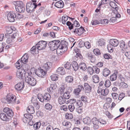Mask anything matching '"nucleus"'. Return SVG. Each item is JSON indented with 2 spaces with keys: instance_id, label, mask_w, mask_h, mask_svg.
<instances>
[{
  "instance_id": "f257e3e1",
  "label": "nucleus",
  "mask_w": 130,
  "mask_h": 130,
  "mask_svg": "<svg viewBox=\"0 0 130 130\" xmlns=\"http://www.w3.org/2000/svg\"><path fill=\"white\" fill-rule=\"evenodd\" d=\"M48 46L50 50L52 51L56 50L57 53L66 51L68 49L67 45L65 43H61L59 40H54L50 42Z\"/></svg>"
},
{
  "instance_id": "f03ea898",
  "label": "nucleus",
  "mask_w": 130,
  "mask_h": 130,
  "mask_svg": "<svg viewBox=\"0 0 130 130\" xmlns=\"http://www.w3.org/2000/svg\"><path fill=\"white\" fill-rule=\"evenodd\" d=\"M16 96L11 93L8 94L6 97L2 99V101L4 103L13 104L16 103Z\"/></svg>"
},
{
  "instance_id": "7ed1b4c3",
  "label": "nucleus",
  "mask_w": 130,
  "mask_h": 130,
  "mask_svg": "<svg viewBox=\"0 0 130 130\" xmlns=\"http://www.w3.org/2000/svg\"><path fill=\"white\" fill-rule=\"evenodd\" d=\"M38 99L39 101L42 102H43L44 101H47L50 100L51 99V96L50 94L48 93H46L43 96L41 94H38L37 95Z\"/></svg>"
},
{
  "instance_id": "20e7f679",
  "label": "nucleus",
  "mask_w": 130,
  "mask_h": 130,
  "mask_svg": "<svg viewBox=\"0 0 130 130\" xmlns=\"http://www.w3.org/2000/svg\"><path fill=\"white\" fill-rule=\"evenodd\" d=\"M25 80L26 83L31 86H34L36 84V79L30 75H28L26 76Z\"/></svg>"
},
{
  "instance_id": "39448f33",
  "label": "nucleus",
  "mask_w": 130,
  "mask_h": 130,
  "mask_svg": "<svg viewBox=\"0 0 130 130\" xmlns=\"http://www.w3.org/2000/svg\"><path fill=\"white\" fill-rule=\"evenodd\" d=\"M37 7V5L35 3L30 2L26 4V11L27 12L31 13L34 11Z\"/></svg>"
},
{
  "instance_id": "423d86ee",
  "label": "nucleus",
  "mask_w": 130,
  "mask_h": 130,
  "mask_svg": "<svg viewBox=\"0 0 130 130\" xmlns=\"http://www.w3.org/2000/svg\"><path fill=\"white\" fill-rule=\"evenodd\" d=\"M88 72L91 75H92L94 72L97 74H98L100 71V69L96 66H93L92 67H89L87 68Z\"/></svg>"
},
{
  "instance_id": "0eeeda50",
  "label": "nucleus",
  "mask_w": 130,
  "mask_h": 130,
  "mask_svg": "<svg viewBox=\"0 0 130 130\" xmlns=\"http://www.w3.org/2000/svg\"><path fill=\"white\" fill-rule=\"evenodd\" d=\"M47 42L44 41H41L36 44V48L39 50L44 49L47 45Z\"/></svg>"
},
{
  "instance_id": "6e6552de",
  "label": "nucleus",
  "mask_w": 130,
  "mask_h": 130,
  "mask_svg": "<svg viewBox=\"0 0 130 130\" xmlns=\"http://www.w3.org/2000/svg\"><path fill=\"white\" fill-rule=\"evenodd\" d=\"M35 73L39 77H44L46 75V72L43 69H38L36 72Z\"/></svg>"
},
{
  "instance_id": "1a4fd4ad",
  "label": "nucleus",
  "mask_w": 130,
  "mask_h": 130,
  "mask_svg": "<svg viewBox=\"0 0 130 130\" xmlns=\"http://www.w3.org/2000/svg\"><path fill=\"white\" fill-rule=\"evenodd\" d=\"M15 13L14 12L8 13L7 15L8 20L10 22H13L15 21V18H16Z\"/></svg>"
},
{
  "instance_id": "9d476101",
  "label": "nucleus",
  "mask_w": 130,
  "mask_h": 130,
  "mask_svg": "<svg viewBox=\"0 0 130 130\" xmlns=\"http://www.w3.org/2000/svg\"><path fill=\"white\" fill-rule=\"evenodd\" d=\"M24 86V82L22 81L16 84L15 86V88L17 90L20 91L23 90Z\"/></svg>"
},
{
  "instance_id": "9b49d317",
  "label": "nucleus",
  "mask_w": 130,
  "mask_h": 130,
  "mask_svg": "<svg viewBox=\"0 0 130 130\" xmlns=\"http://www.w3.org/2000/svg\"><path fill=\"white\" fill-rule=\"evenodd\" d=\"M4 112L6 113L9 118H11L13 115L12 110L8 107H5L3 109Z\"/></svg>"
},
{
  "instance_id": "f8f14e48",
  "label": "nucleus",
  "mask_w": 130,
  "mask_h": 130,
  "mask_svg": "<svg viewBox=\"0 0 130 130\" xmlns=\"http://www.w3.org/2000/svg\"><path fill=\"white\" fill-rule=\"evenodd\" d=\"M84 90V87L82 85H79L77 88L74 89L73 92L75 95H77L80 93L81 91Z\"/></svg>"
},
{
  "instance_id": "ddd939ff",
  "label": "nucleus",
  "mask_w": 130,
  "mask_h": 130,
  "mask_svg": "<svg viewBox=\"0 0 130 130\" xmlns=\"http://www.w3.org/2000/svg\"><path fill=\"white\" fill-rule=\"evenodd\" d=\"M85 31L84 28L81 26L79 28H75L73 31L74 33L77 34L78 35H81Z\"/></svg>"
},
{
  "instance_id": "4468645a",
  "label": "nucleus",
  "mask_w": 130,
  "mask_h": 130,
  "mask_svg": "<svg viewBox=\"0 0 130 130\" xmlns=\"http://www.w3.org/2000/svg\"><path fill=\"white\" fill-rule=\"evenodd\" d=\"M52 65V64L51 62H47L46 63L44 64L42 67L43 69L46 72L47 71L49 70L50 69Z\"/></svg>"
},
{
  "instance_id": "2eb2a0df",
  "label": "nucleus",
  "mask_w": 130,
  "mask_h": 130,
  "mask_svg": "<svg viewBox=\"0 0 130 130\" xmlns=\"http://www.w3.org/2000/svg\"><path fill=\"white\" fill-rule=\"evenodd\" d=\"M31 101L35 108L37 110L39 108V103L36 97L33 98Z\"/></svg>"
},
{
  "instance_id": "dca6fc26",
  "label": "nucleus",
  "mask_w": 130,
  "mask_h": 130,
  "mask_svg": "<svg viewBox=\"0 0 130 130\" xmlns=\"http://www.w3.org/2000/svg\"><path fill=\"white\" fill-rule=\"evenodd\" d=\"M84 88L85 92L87 93H89L91 92V87L87 83H85L84 85Z\"/></svg>"
},
{
  "instance_id": "f3484780",
  "label": "nucleus",
  "mask_w": 130,
  "mask_h": 130,
  "mask_svg": "<svg viewBox=\"0 0 130 130\" xmlns=\"http://www.w3.org/2000/svg\"><path fill=\"white\" fill-rule=\"evenodd\" d=\"M25 71L24 70H23L22 71L19 70L17 72L16 76L18 78L22 79L23 77L25 76Z\"/></svg>"
},
{
  "instance_id": "a211bd4d",
  "label": "nucleus",
  "mask_w": 130,
  "mask_h": 130,
  "mask_svg": "<svg viewBox=\"0 0 130 130\" xmlns=\"http://www.w3.org/2000/svg\"><path fill=\"white\" fill-rule=\"evenodd\" d=\"M64 4L62 1L60 0L56 2L55 4V7L59 8H61L63 7Z\"/></svg>"
},
{
  "instance_id": "6ab92c4d",
  "label": "nucleus",
  "mask_w": 130,
  "mask_h": 130,
  "mask_svg": "<svg viewBox=\"0 0 130 130\" xmlns=\"http://www.w3.org/2000/svg\"><path fill=\"white\" fill-rule=\"evenodd\" d=\"M110 44L114 47L117 46L119 44L118 41L116 39H111L109 41Z\"/></svg>"
},
{
  "instance_id": "aec40b11",
  "label": "nucleus",
  "mask_w": 130,
  "mask_h": 130,
  "mask_svg": "<svg viewBox=\"0 0 130 130\" xmlns=\"http://www.w3.org/2000/svg\"><path fill=\"white\" fill-rule=\"evenodd\" d=\"M0 117L2 120L4 121H8L11 119V118H9L7 116H6V114L3 113L0 114Z\"/></svg>"
},
{
  "instance_id": "412c9836",
  "label": "nucleus",
  "mask_w": 130,
  "mask_h": 130,
  "mask_svg": "<svg viewBox=\"0 0 130 130\" xmlns=\"http://www.w3.org/2000/svg\"><path fill=\"white\" fill-rule=\"evenodd\" d=\"M56 86L55 84H51L50 87L47 88V91L50 94L52 93L53 92L54 90L56 89Z\"/></svg>"
},
{
  "instance_id": "4be33fe9",
  "label": "nucleus",
  "mask_w": 130,
  "mask_h": 130,
  "mask_svg": "<svg viewBox=\"0 0 130 130\" xmlns=\"http://www.w3.org/2000/svg\"><path fill=\"white\" fill-rule=\"evenodd\" d=\"M56 73L57 74L61 75H64L65 73V71L64 68L62 67L58 68L56 70Z\"/></svg>"
},
{
  "instance_id": "5701e85b",
  "label": "nucleus",
  "mask_w": 130,
  "mask_h": 130,
  "mask_svg": "<svg viewBox=\"0 0 130 130\" xmlns=\"http://www.w3.org/2000/svg\"><path fill=\"white\" fill-rule=\"evenodd\" d=\"M65 82L68 83H72L73 81V77L71 75L66 76L65 78Z\"/></svg>"
},
{
  "instance_id": "b1692460",
  "label": "nucleus",
  "mask_w": 130,
  "mask_h": 130,
  "mask_svg": "<svg viewBox=\"0 0 130 130\" xmlns=\"http://www.w3.org/2000/svg\"><path fill=\"white\" fill-rule=\"evenodd\" d=\"M31 114L29 113L24 114L23 120L25 119L26 121H27V120L30 121L33 118V116Z\"/></svg>"
},
{
  "instance_id": "393cba45",
  "label": "nucleus",
  "mask_w": 130,
  "mask_h": 130,
  "mask_svg": "<svg viewBox=\"0 0 130 130\" xmlns=\"http://www.w3.org/2000/svg\"><path fill=\"white\" fill-rule=\"evenodd\" d=\"M119 46L120 48L122 49V52L125 51L127 49V47L125 46V43L123 41H121Z\"/></svg>"
},
{
  "instance_id": "a878e982",
  "label": "nucleus",
  "mask_w": 130,
  "mask_h": 130,
  "mask_svg": "<svg viewBox=\"0 0 130 130\" xmlns=\"http://www.w3.org/2000/svg\"><path fill=\"white\" fill-rule=\"evenodd\" d=\"M102 73L103 75L106 77L110 74L111 72L108 69L105 68L103 69Z\"/></svg>"
},
{
  "instance_id": "bb28decb",
  "label": "nucleus",
  "mask_w": 130,
  "mask_h": 130,
  "mask_svg": "<svg viewBox=\"0 0 130 130\" xmlns=\"http://www.w3.org/2000/svg\"><path fill=\"white\" fill-rule=\"evenodd\" d=\"M28 56L26 54H25L21 59V61L24 63L27 62L28 61Z\"/></svg>"
},
{
  "instance_id": "cd10ccee",
  "label": "nucleus",
  "mask_w": 130,
  "mask_h": 130,
  "mask_svg": "<svg viewBox=\"0 0 130 130\" xmlns=\"http://www.w3.org/2000/svg\"><path fill=\"white\" fill-rule=\"evenodd\" d=\"M27 111V112L31 114H33L35 112L34 107L32 105H29L28 107Z\"/></svg>"
},
{
  "instance_id": "c85d7f7f",
  "label": "nucleus",
  "mask_w": 130,
  "mask_h": 130,
  "mask_svg": "<svg viewBox=\"0 0 130 130\" xmlns=\"http://www.w3.org/2000/svg\"><path fill=\"white\" fill-rule=\"evenodd\" d=\"M118 73V72L116 71L111 75L110 77V80L111 81H113L116 80L117 78Z\"/></svg>"
},
{
  "instance_id": "c756f323",
  "label": "nucleus",
  "mask_w": 130,
  "mask_h": 130,
  "mask_svg": "<svg viewBox=\"0 0 130 130\" xmlns=\"http://www.w3.org/2000/svg\"><path fill=\"white\" fill-rule=\"evenodd\" d=\"M79 68L83 71H85L87 69L86 64L84 62H81L79 64Z\"/></svg>"
},
{
  "instance_id": "7c9ffc66",
  "label": "nucleus",
  "mask_w": 130,
  "mask_h": 130,
  "mask_svg": "<svg viewBox=\"0 0 130 130\" xmlns=\"http://www.w3.org/2000/svg\"><path fill=\"white\" fill-rule=\"evenodd\" d=\"M13 4L15 6V9L17 8V7H21V6H23L22 2L20 1H14L13 2Z\"/></svg>"
},
{
  "instance_id": "2f4dec72",
  "label": "nucleus",
  "mask_w": 130,
  "mask_h": 130,
  "mask_svg": "<svg viewBox=\"0 0 130 130\" xmlns=\"http://www.w3.org/2000/svg\"><path fill=\"white\" fill-rule=\"evenodd\" d=\"M5 39L7 38L6 42L8 44L10 43L12 41V37L8 34L5 35Z\"/></svg>"
},
{
  "instance_id": "473e14b6",
  "label": "nucleus",
  "mask_w": 130,
  "mask_h": 130,
  "mask_svg": "<svg viewBox=\"0 0 130 130\" xmlns=\"http://www.w3.org/2000/svg\"><path fill=\"white\" fill-rule=\"evenodd\" d=\"M66 100L62 96H59L58 100V101L59 104L61 105L65 103L66 101Z\"/></svg>"
},
{
  "instance_id": "72a5a7b5",
  "label": "nucleus",
  "mask_w": 130,
  "mask_h": 130,
  "mask_svg": "<svg viewBox=\"0 0 130 130\" xmlns=\"http://www.w3.org/2000/svg\"><path fill=\"white\" fill-rule=\"evenodd\" d=\"M83 121L84 123L88 125L90 124L91 123V120L90 117H87L84 118L83 120Z\"/></svg>"
},
{
  "instance_id": "f704fd0d",
  "label": "nucleus",
  "mask_w": 130,
  "mask_h": 130,
  "mask_svg": "<svg viewBox=\"0 0 130 130\" xmlns=\"http://www.w3.org/2000/svg\"><path fill=\"white\" fill-rule=\"evenodd\" d=\"M93 82L94 83H98L99 81V77L97 75H94L92 77Z\"/></svg>"
},
{
  "instance_id": "c9c22d12",
  "label": "nucleus",
  "mask_w": 130,
  "mask_h": 130,
  "mask_svg": "<svg viewBox=\"0 0 130 130\" xmlns=\"http://www.w3.org/2000/svg\"><path fill=\"white\" fill-rule=\"evenodd\" d=\"M72 66L75 71H76L78 69L79 67V65L75 61H74L72 62Z\"/></svg>"
},
{
  "instance_id": "e433bc0d",
  "label": "nucleus",
  "mask_w": 130,
  "mask_h": 130,
  "mask_svg": "<svg viewBox=\"0 0 130 130\" xmlns=\"http://www.w3.org/2000/svg\"><path fill=\"white\" fill-rule=\"evenodd\" d=\"M15 9L17 12L20 13L24 12L25 10V7L23 6H21V7H17V8Z\"/></svg>"
},
{
  "instance_id": "4c0bfd02",
  "label": "nucleus",
  "mask_w": 130,
  "mask_h": 130,
  "mask_svg": "<svg viewBox=\"0 0 130 130\" xmlns=\"http://www.w3.org/2000/svg\"><path fill=\"white\" fill-rule=\"evenodd\" d=\"M97 44L98 46H104L105 44V40L102 39H100L98 42Z\"/></svg>"
},
{
  "instance_id": "58836bf2",
  "label": "nucleus",
  "mask_w": 130,
  "mask_h": 130,
  "mask_svg": "<svg viewBox=\"0 0 130 130\" xmlns=\"http://www.w3.org/2000/svg\"><path fill=\"white\" fill-rule=\"evenodd\" d=\"M70 96V92H66L63 93L62 96L66 100L69 99Z\"/></svg>"
},
{
  "instance_id": "ea45409f",
  "label": "nucleus",
  "mask_w": 130,
  "mask_h": 130,
  "mask_svg": "<svg viewBox=\"0 0 130 130\" xmlns=\"http://www.w3.org/2000/svg\"><path fill=\"white\" fill-rule=\"evenodd\" d=\"M109 5L112 8H115L116 11L118 9L116 4L115 2L112 1H110L109 3Z\"/></svg>"
},
{
  "instance_id": "a19ab883",
  "label": "nucleus",
  "mask_w": 130,
  "mask_h": 130,
  "mask_svg": "<svg viewBox=\"0 0 130 130\" xmlns=\"http://www.w3.org/2000/svg\"><path fill=\"white\" fill-rule=\"evenodd\" d=\"M62 125L64 126H66L68 128H70L71 126V124L69 122H66L64 121L62 122Z\"/></svg>"
},
{
  "instance_id": "79ce46f5",
  "label": "nucleus",
  "mask_w": 130,
  "mask_h": 130,
  "mask_svg": "<svg viewBox=\"0 0 130 130\" xmlns=\"http://www.w3.org/2000/svg\"><path fill=\"white\" fill-rule=\"evenodd\" d=\"M108 90L107 88H106L105 89H102L101 91V95L103 96L106 95L108 94Z\"/></svg>"
},
{
  "instance_id": "37998d69",
  "label": "nucleus",
  "mask_w": 130,
  "mask_h": 130,
  "mask_svg": "<svg viewBox=\"0 0 130 130\" xmlns=\"http://www.w3.org/2000/svg\"><path fill=\"white\" fill-rule=\"evenodd\" d=\"M69 17L66 15H63L62 18V23L63 24H65L66 22L68 20Z\"/></svg>"
},
{
  "instance_id": "c03bdc74",
  "label": "nucleus",
  "mask_w": 130,
  "mask_h": 130,
  "mask_svg": "<svg viewBox=\"0 0 130 130\" xmlns=\"http://www.w3.org/2000/svg\"><path fill=\"white\" fill-rule=\"evenodd\" d=\"M65 89V87L64 86H62L59 88L58 91V93L60 94H62L64 92Z\"/></svg>"
},
{
  "instance_id": "a18cd8bd",
  "label": "nucleus",
  "mask_w": 130,
  "mask_h": 130,
  "mask_svg": "<svg viewBox=\"0 0 130 130\" xmlns=\"http://www.w3.org/2000/svg\"><path fill=\"white\" fill-rule=\"evenodd\" d=\"M100 23L101 24L105 25L107 24L109 22V20L107 19L101 20L100 21Z\"/></svg>"
},
{
  "instance_id": "49530a36",
  "label": "nucleus",
  "mask_w": 130,
  "mask_h": 130,
  "mask_svg": "<svg viewBox=\"0 0 130 130\" xmlns=\"http://www.w3.org/2000/svg\"><path fill=\"white\" fill-rule=\"evenodd\" d=\"M93 52L97 56L100 55L101 54L100 51L98 48L94 49L93 50Z\"/></svg>"
},
{
  "instance_id": "de8ad7c7",
  "label": "nucleus",
  "mask_w": 130,
  "mask_h": 130,
  "mask_svg": "<svg viewBox=\"0 0 130 130\" xmlns=\"http://www.w3.org/2000/svg\"><path fill=\"white\" fill-rule=\"evenodd\" d=\"M93 124L94 125H97L99 123V121L98 119L96 117H94L91 120Z\"/></svg>"
},
{
  "instance_id": "09e8293b",
  "label": "nucleus",
  "mask_w": 130,
  "mask_h": 130,
  "mask_svg": "<svg viewBox=\"0 0 130 130\" xmlns=\"http://www.w3.org/2000/svg\"><path fill=\"white\" fill-rule=\"evenodd\" d=\"M51 79L52 81H55L58 79V75L56 74H53L51 76Z\"/></svg>"
},
{
  "instance_id": "8fccbe9b",
  "label": "nucleus",
  "mask_w": 130,
  "mask_h": 130,
  "mask_svg": "<svg viewBox=\"0 0 130 130\" xmlns=\"http://www.w3.org/2000/svg\"><path fill=\"white\" fill-rule=\"evenodd\" d=\"M45 107L46 109L50 110L52 109V106L49 103L46 104L45 106Z\"/></svg>"
},
{
  "instance_id": "3c124183",
  "label": "nucleus",
  "mask_w": 130,
  "mask_h": 130,
  "mask_svg": "<svg viewBox=\"0 0 130 130\" xmlns=\"http://www.w3.org/2000/svg\"><path fill=\"white\" fill-rule=\"evenodd\" d=\"M87 56L88 58L90 59L92 62H93L94 60L95 59L94 57L92 55L91 53H88L87 54Z\"/></svg>"
},
{
  "instance_id": "603ef678",
  "label": "nucleus",
  "mask_w": 130,
  "mask_h": 130,
  "mask_svg": "<svg viewBox=\"0 0 130 130\" xmlns=\"http://www.w3.org/2000/svg\"><path fill=\"white\" fill-rule=\"evenodd\" d=\"M100 23V21H99L96 20H93L91 22L92 25H95L99 24Z\"/></svg>"
},
{
  "instance_id": "864d4df0",
  "label": "nucleus",
  "mask_w": 130,
  "mask_h": 130,
  "mask_svg": "<svg viewBox=\"0 0 130 130\" xmlns=\"http://www.w3.org/2000/svg\"><path fill=\"white\" fill-rule=\"evenodd\" d=\"M76 104L79 107L82 106L83 104L82 101L80 100H78L76 101Z\"/></svg>"
},
{
  "instance_id": "5fc2aeb1",
  "label": "nucleus",
  "mask_w": 130,
  "mask_h": 130,
  "mask_svg": "<svg viewBox=\"0 0 130 130\" xmlns=\"http://www.w3.org/2000/svg\"><path fill=\"white\" fill-rule=\"evenodd\" d=\"M71 64L69 62H66L64 65V67L68 70H70L71 67Z\"/></svg>"
},
{
  "instance_id": "6e6d98bb",
  "label": "nucleus",
  "mask_w": 130,
  "mask_h": 130,
  "mask_svg": "<svg viewBox=\"0 0 130 130\" xmlns=\"http://www.w3.org/2000/svg\"><path fill=\"white\" fill-rule=\"evenodd\" d=\"M68 109L71 112L73 111L75 109L74 104H71L70 105H69L68 106Z\"/></svg>"
},
{
  "instance_id": "4d7b16f0",
  "label": "nucleus",
  "mask_w": 130,
  "mask_h": 130,
  "mask_svg": "<svg viewBox=\"0 0 130 130\" xmlns=\"http://www.w3.org/2000/svg\"><path fill=\"white\" fill-rule=\"evenodd\" d=\"M111 85L110 81L109 80H106L105 81V86L106 87H108Z\"/></svg>"
},
{
  "instance_id": "13d9d810",
  "label": "nucleus",
  "mask_w": 130,
  "mask_h": 130,
  "mask_svg": "<svg viewBox=\"0 0 130 130\" xmlns=\"http://www.w3.org/2000/svg\"><path fill=\"white\" fill-rule=\"evenodd\" d=\"M66 119H71L73 118V116L71 113H67L66 115Z\"/></svg>"
},
{
  "instance_id": "bf43d9fd",
  "label": "nucleus",
  "mask_w": 130,
  "mask_h": 130,
  "mask_svg": "<svg viewBox=\"0 0 130 130\" xmlns=\"http://www.w3.org/2000/svg\"><path fill=\"white\" fill-rule=\"evenodd\" d=\"M119 86L124 88H125L127 87V84L124 82H122L120 83Z\"/></svg>"
},
{
  "instance_id": "052dcab7",
  "label": "nucleus",
  "mask_w": 130,
  "mask_h": 130,
  "mask_svg": "<svg viewBox=\"0 0 130 130\" xmlns=\"http://www.w3.org/2000/svg\"><path fill=\"white\" fill-rule=\"evenodd\" d=\"M81 100L84 102L86 103L87 102V100L86 97L85 96H82L80 98Z\"/></svg>"
},
{
  "instance_id": "680f3d73",
  "label": "nucleus",
  "mask_w": 130,
  "mask_h": 130,
  "mask_svg": "<svg viewBox=\"0 0 130 130\" xmlns=\"http://www.w3.org/2000/svg\"><path fill=\"white\" fill-rule=\"evenodd\" d=\"M41 126V123L39 122H37L34 125V127L36 129H38L40 128Z\"/></svg>"
},
{
  "instance_id": "e2e57ef3",
  "label": "nucleus",
  "mask_w": 130,
  "mask_h": 130,
  "mask_svg": "<svg viewBox=\"0 0 130 130\" xmlns=\"http://www.w3.org/2000/svg\"><path fill=\"white\" fill-rule=\"evenodd\" d=\"M125 96L124 93H122L119 94V96L118 99L121 101Z\"/></svg>"
},
{
  "instance_id": "0e129e2a",
  "label": "nucleus",
  "mask_w": 130,
  "mask_h": 130,
  "mask_svg": "<svg viewBox=\"0 0 130 130\" xmlns=\"http://www.w3.org/2000/svg\"><path fill=\"white\" fill-rule=\"evenodd\" d=\"M36 48V45L35 46H33L31 49L30 51V53L33 54H34L35 52Z\"/></svg>"
},
{
  "instance_id": "69168bd1",
  "label": "nucleus",
  "mask_w": 130,
  "mask_h": 130,
  "mask_svg": "<svg viewBox=\"0 0 130 130\" xmlns=\"http://www.w3.org/2000/svg\"><path fill=\"white\" fill-rule=\"evenodd\" d=\"M73 25L74 26L76 27H78L80 26V24L76 20H75L74 21Z\"/></svg>"
},
{
  "instance_id": "338daca9",
  "label": "nucleus",
  "mask_w": 130,
  "mask_h": 130,
  "mask_svg": "<svg viewBox=\"0 0 130 130\" xmlns=\"http://www.w3.org/2000/svg\"><path fill=\"white\" fill-rule=\"evenodd\" d=\"M84 45L87 48H89L90 47V44L87 41L85 42L84 43Z\"/></svg>"
},
{
  "instance_id": "774afa93",
  "label": "nucleus",
  "mask_w": 130,
  "mask_h": 130,
  "mask_svg": "<svg viewBox=\"0 0 130 130\" xmlns=\"http://www.w3.org/2000/svg\"><path fill=\"white\" fill-rule=\"evenodd\" d=\"M125 55L127 58L130 59V52H126L125 53Z\"/></svg>"
}]
</instances>
